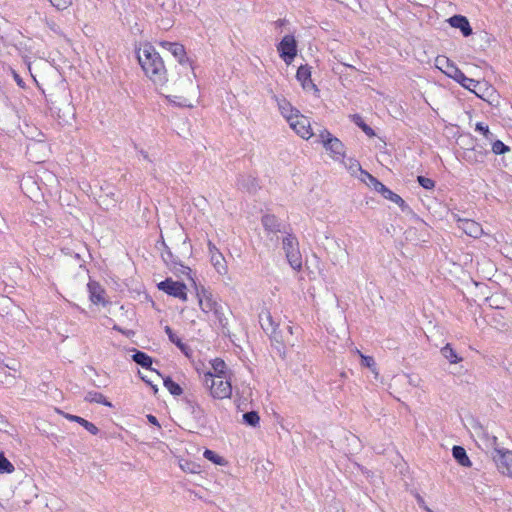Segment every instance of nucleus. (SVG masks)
<instances>
[{"mask_svg":"<svg viewBox=\"0 0 512 512\" xmlns=\"http://www.w3.org/2000/svg\"><path fill=\"white\" fill-rule=\"evenodd\" d=\"M269 336L270 339L279 346H283L284 342L287 341V339L283 335V332L281 330H278V328L270 332Z\"/></svg>","mask_w":512,"mask_h":512,"instance_id":"obj_38","label":"nucleus"},{"mask_svg":"<svg viewBox=\"0 0 512 512\" xmlns=\"http://www.w3.org/2000/svg\"><path fill=\"white\" fill-rule=\"evenodd\" d=\"M282 245L286 256L299 249V242L297 238L291 234H288L283 238Z\"/></svg>","mask_w":512,"mask_h":512,"instance_id":"obj_23","label":"nucleus"},{"mask_svg":"<svg viewBox=\"0 0 512 512\" xmlns=\"http://www.w3.org/2000/svg\"><path fill=\"white\" fill-rule=\"evenodd\" d=\"M212 368L214 371V375H221L222 377H227L226 375V363L220 359L216 358L212 361Z\"/></svg>","mask_w":512,"mask_h":512,"instance_id":"obj_32","label":"nucleus"},{"mask_svg":"<svg viewBox=\"0 0 512 512\" xmlns=\"http://www.w3.org/2000/svg\"><path fill=\"white\" fill-rule=\"evenodd\" d=\"M448 23L453 28H458L462 32L463 36L467 37L472 34V28L468 19L462 15H454L448 19Z\"/></svg>","mask_w":512,"mask_h":512,"instance_id":"obj_13","label":"nucleus"},{"mask_svg":"<svg viewBox=\"0 0 512 512\" xmlns=\"http://www.w3.org/2000/svg\"><path fill=\"white\" fill-rule=\"evenodd\" d=\"M262 224L268 232L276 233L280 231L281 224L274 215H264L262 217Z\"/></svg>","mask_w":512,"mask_h":512,"instance_id":"obj_21","label":"nucleus"},{"mask_svg":"<svg viewBox=\"0 0 512 512\" xmlns=\"http://www.w3.org/2000/svg\"><path fill=\"white\" fill-rule=\"evenodd\" d=\"M475 130L480 132L486 140L493 141L494 134L489 130V127L483 122H478L475 126Z\"/></svg>","mask_w":512,"mask_h":512,"instance_id":"obj_36","label":"nucleus"},{"mask_svg":"<svg viewBox=\"0 0 512 512\" xmlns=\"http://www.w3.org/2000/svg\"><path fill=\"white\" fill-rule=\"evenodd\" d=\"M441 354L444 358H446L451 364H455V363H458L462 360L461 357H459L457 355V353L455 352V350L451 347L450 344H446L442 349H441Z\"/></svg>","mask_w":512,"mask_h":512,"instance_id":"obj_27","label":"nucleus"},{"mask_svg":"<svg viewBox=\"0 0 512 512\" xmlns=\"http://www.w3.org/2000/svg\"><path fill=\"white\" fill-rule=\"evenodd\" d=\"M208 249H209V254L210 256L213 255L215 252H220L217 247L212 243V242H208Z\"/></svg>","mask_w":512,"mask_h":512,"instance_id":"obj_47","label":"nucleus"},{"mask_svg":"<svg viewBox=\"0 0 512 512\" xmlns=\"http://www.w3.org/2000/svg\"><path fill=\"white\" fill-rule=\"evenodd\" d=\"M280 57L289 65L297 55V43L292 35H285L277 46Z\"/></svg>","mask_w":512,"mask_h":512,"instance_id":"obj_4","label":"nucleus"},{"mask_svg":"<svg viewBox=\"0 0 512 512\" xmlns=\"http://www.w3.org/2000/svg\"><path fill=\"white\" fill-rule=\"evenodd\" d=\"M238 186L249 193H254L259 188V183L252 175H241L238 179Z\"/></svg>","mask_w":512,"mask_h":512,"instance_id":"obj_15","label":"nucleus"},{"mask_svg":"<svg viewBox=\"0 0 512 512\" xmlns=\"http://www.w3.org/2000/svg\"><path fill=\"white\" fill-rule=\"evenodd\" d=\"M319 136L324 148L330 152L334 160L339 161L345 158V146L338 138L327 130L321 131Z\"/></svg>","mask_w":512,"mask_h":512,"instance_id":"obj_3","label":"nucleus"},{"mask_svg":"<svg viewBox=\"0 0 512 512\" xmlns=\"http://www.w3.org/2000/svg\"><path fill=\"white\" fill-rule=\"evenodd\" d=\"M87 287H88V292H89V298L92 303L102 304V305L106 304L105 297H104L105 291L100 286L99 283H97L95 281H90L88 283Z\"/></svg>","mask_w":512,"mask_h":512,"instance_id":"obj_12","label":"nucleus"},{"mask_svg":"<svg viewBox=\"0 0 512 512\" xmlns=\"http://www.w3.org/2000/svg\"><path fill=\"white\" fill-rule=\"evenodd\" d=\"M490 441V455L497 469L504 475L512 476V451L499 448L495 436L491 437Z\"/></svg>","mask_w":512,"mask_h":512,"instance_id":"obj_2","label":"nucleus"},{"mask_svg":"<svg viewBox=\"0 0 512 512\" xmlns=\"http://www.w3.org/2000/svg\"><path fill=\"white\" fill-rule=\"evenodd\" d=\"M295 112L293 116H288L290 127L303 139H309L313 135L309 119L298 115V110Z\"/></svg>","mask_w":512,"mask_h":512,"instance_id":"obj_5","label":"nucleus"},{"mask_svg":"<svg viewBox=\"0 0 512 512\" xmlns=\"http://www.w3.org/2000/svg\"><path fill=\"white\" fill-rule=\"evenodd\" d=\"M150 386H151V388H152V390H153L154 394H156V393L158 392V387H157V385L151 384Z\"/></svg>","mask_w":512,"mask_h":512,"instance_id":"obj_55","label":"nucleus"},{"mask_svg":"<svg viewBox=\"0 0 512 512\" xmlns=\"http://www.w3.org/2000/svg\"><path fill=\"white\" fill-rule=\"evenodd\" d=\"M437 63L440 65L439 68L450 78L458 81L462 77L463 72L448 58L441 57L437 58Z\"/></svg>","mask_w":512,"mask_h":512,"instance_id":"obj_10","label":"nucleus"},{"mask_svg":"<svg viewBox=\"0 0 512 512\" xmlns=\"http://www.w3.org/2000/svg\"><path fill=\"white\" fill-rule=\"evenodd\" d=\"M296 78L301 82L304 89L313 88L317 90L316 85L311 80V68L308 65H301L298 68Z\"/></svg>","mask_w":512,"mask_h":512,"instance_id":"obj_14","label":"nucleus"},{"mask_svg":"<svg viewBox=\"0 0 512 512\" xmlns=\"http://www.w3.org/2000/svg\"><path fill=\"white\" fill-rule=\"evenodd\" d=\"M459 84H461L464 88L470 90L471 92H474L476 95L479 96L478 92L476 91V88H480L484 84L481 82L474 80L472 78H468L464 73L462 74V77L459 78L457 81ZM480 97H482L480 95Z\"/></svg>","mask_w":512,"mask_h":512,"instance_id":"obj_24","label":"nucleus"},{"mask_svg":"<svg viewBox=\"0 0 512 512\" xmlns=\"http://www.w3.org/2000/svg\"><path fill=\"white\" fill-rule=\"evenodd\" d=\"M182 352H184L186 355H188V346L186 344H184L181 340H180V344H175Z\"/></svg>","mask_w":512,"mask_h":512,"instance_id":"obj_49","label":"nucleus"},{"mask_svg":"<svg viewBox=\"0 0 512 512\" xmlns=\"http://www.w3.org/2000/svg\"><path fill=\"white\" fill-rule=\"evenodd\" d=\"M190 403V406L192 408V413H197V412H202L200 406L197 404V403H192V402H189Z\"/></svg>","mask_w":512,"mask_h":512,"instance_id":"obj_51","label":"nucleus"},{"mask_svg":"<svg viewBox=\"0 0 512 512\" xmlns=\"http://www.w3.org/2000/svg\"><path fill=\"white\" fill-rule=\"evenodd\" d=\"M147 419H148V421H149L151 424H153V425H156V426L160 427V424H159V422H158V420H157V418H156L155 416H153V415L149 414V415H147Z\"/></svg>","mask_w":512,"mask_h":512,"instance_id":"obj_50","label":"nucleus"},{"mask_svg":"<svg viewBox=\"0 0 512 512\" xmlns=\"http://www.w3.org/2000/svg\"><path fill=\"white\" fill-rule=\"evenodd\" d=\"M182 352H184L186 355H188V346L186 344H184L181 340H180V344H175Z\"/></svg>","mask_w":512,"mask_h":512,"instance_id":"obj_48","label":"nucleus"},{"mask_svg":"<svg viewBox=\"0 0 512 512\" xmlns=\"http://www.w3.org/2000/svg\"><path fill=\"white\" fill-rule=\"evenodd\" d=\"M140 153H141V155L143 156V158H144V159H146V160L150 161V159H149V156H148L147 152H145L144 150H141V151H140Z\"/></svg>","mask_w":512,"mask_h":512,"instance_id":"obj_52","label":"nucleus"},{"mask_svg":"<svg viewBox=\"0 0 512 512\" xmlns=\"http://www.w3.org/2000/svg\"><path fill=\"white\" fill-rule=\"evenodd\" d=\"M212 313L215 319L217 320L219 326L223 329L226 328V326L228 325V319L225 316L224 307L220 305Z\"/></svg>","mask_w":512,"mask_h":512,"instance_id":"obj_31","label":"nucleus"},{"mask_svg":"<svg viewBox=\"0 0 512 512\" xmlns=\"http://www.w3.org/2000/svg\"><path fill=\"white\" fill-rule=\"evenodd\" d=\"M162 245L164 246V251L162 252L161 256L164 262L166 264L175 263L173 254L169 247L164 243V241L162 242Z\"/></svg>","mask_w":512,"mask_h":512,"instance_id":"obj_41","label":"nucleus"},{"mask_svg":"<svg viewBox=\"0 0 512 512\" xmlns=\"http://www.w3.org/2000/svg\"><path fill=\"white\" fill-rule=\"evenodd\" d=\"M278 107L281 114L288 120V116H293V109L285 99L278 100Z\"/></svg>","mask_w":512,"mask_h":512,"instance_id":"obj_35","label":"nucleus"},{"mask_svg":"<svg viewBox=\"0 0 512 512\" xmlns=\"http://www.w3.org/2000/svg\"><path fill=\"white\" fill-rule=\"evenodd\" d=\"M181 268H182V269H185V270H189V271H190V269H189L188 267H185V266H183V265H181Z\"/></svg>","mask_w":512,"mask_h":512,"instance_id":"obj_59","label":"nucleus"},{"mask_svg":"<svg viewBox=\"0 0 512 512\" xmlns=\"http://www.w3.org/2000/svg\"><path fill=\"white\" fill-rule=\"evenodd\" d=\"M62 414L67 420L79 423V425L83 426L92 435L98 434L99 429L93 423L87 421L86 419L69 413Z\"/></svg>","mask_w":512,"mask_h":512,"instance_id":"obj_17","label":"nucleus"},{"mask_svg":"<svg viewBox=\"0 0 512 512\" xmlns=\"http://www.w3.org/2000/svg\"><path fill=\"white\" fill-rule=\"evenodd\" d=\"M366 176L370 181V186H372L373 189L380 193L385 199L391 200L392 202L398 204L402 209L406 206L405 201L398 194L391 191L377 178L369 173H366Z\"/></svg>","mask_w":512,"mask_h":512,"instance_id":"obj_7","label":"nucleus"},{"mask_svg":"<svg viewBox=\"0 0 512 512\" xmlns=\"http://www.w3.org/2000/svg\"><path fill=\"white\" fill-rule=\"evenodd\" d=\"M49 1L58 10L67 9L72 4V0H49Z\"/></svg>","mask_w":512,"mask_h":512,"instance_id":"obj_43","label":"nucleus"},{"mask_svg":"<svg viewBox=\"0 0 512 512\" xmlns=\"http://www.w3.org/2000/svg\"><path fill=\"white\" fill-rule=\"evenodd\" d=\"M165 332L169 338V340L174 343V344H180V338L173 332V330L171 329V327L169 326H166L165 327Z\"/></svg>","mask_w":512,"mask_h":512,"instance_id":"obj_44","label":"nucleus"},{"mask_svg":"<svg viewBox=\"0 0 512 512\" xmlns=\"http://www.w3.org/2000/svg\"><path fill=\"white\" fill-rule=\"evenodd\" d=\"M458 227L468 236L479 238L483 234L482 226L471 219H459Z\"/></svg>","mask_w":512,"mask_h":512,"instance_id":"obj_9","label":"nucleus"},{"mask_svg":"<svg viewBox=\"0 0 512 512\" xmlns=\"http://www.w3.org/2000/svg\"><path fill=\"white\" fill-rule=\"evenodd\" d=\"M141 379H142L145 383H147L148 385H151V384H152V382H151L149 379H147L145 376H141Z\"/></svg>","mask_w":512,"mask_h":512,"instance_id":"obj_54","label":"nucleus"},{"mask_svg":"<svg viewBox=\"0 0 512 512\" xmlns=\"http://www.w3.org/2000/svg\"><path fill=\"white\" fill-rule=\"evenodd\" d=\"M203 455L207 460L213 462L214 464L224 465L226 463L223 457L219 456L212 450L206 449Z\"/></svg>","mask_w":512,"mask_h":512,"instance_id":"obj_34","label":"nucleus"},{"mask_svg":"<svg viewBox=\"0 0 512 512\" xmlns=\"http://www.w3.org/2000/svg\"><path fill=\"white\" fill-rule=\"evenodd\" d=\"M84 400L87 401V402H90V403H98V404H102L104 406H107V407H112V404L111 402H109L105 396L99 392H95V391H89L85 397H84Z\"/></svg>","mask_w":512,"mask_h":512,"instance_id":"obj_25","label":"nucleus"},{"mask_svg":"<svg viewBox=\"0 0 512 512\" xmlns=\"http://www.w3.org/2000/svg\"><path fill=\"white\" fill-rule=\"evenodd\" d=\"M260 324L262 329L269 334L278 328V324L273 320L270 312L266 311L260 315Z\"/></svg>","mask_w":512,"mask_h":512,"instance_id":"obj_22","label":"nucleus"},{"mask_svg":"<svg viewBox=\"0 0 512 512\" xmlns=\"http://www.w3.org/2000/svg\"><path fill=\"white\" fill-rule=\"evenodd\" d=\"M114 193L113 192H109L108 194H106L107 197L111 196V197H114ZM112 204L114 205V203L116 202V199L112 198Z\"/></svg>","mask_w":512,"mask_h":512,"instance_id":"obj_53","label":"nucleus"},{"mask_svg":"<svg viewBox=\"0 0 512 512\" xmlns=\"http://www.w3.org/2000/svg\"><path fill=\"white\" fill-rule=\"evenodd\" d=\"M286 330L289 334H293V331H292V327L291 326H286Z\"/></svg>","mask_w":512,"mask_h":512,"instance_id":"obj_56","label":"nucleus"},{"mask_svg":"<svg viewBox=\"0 0 512 512\" xmlns=\"http://www.w3.org/2000/svg\"><path fill=\"white\" fill-rule=\"evenodd\" d=\"M15 78L17 79V82L20 84L21 83V79H18V75H15Z\"/></svg>","mask_w":512,"mask_h":512,"instance_id":"obj_58","label":"nucleus"},{"mask_svg":"<svg viewBox=\"0 0 512 512\" xmlns=\"http://www.w3.org/2000/svg\"><path fill=\"white\" fill-rule=\"evenodd\" d=\"M480 157H481V160H478L477 158H475V161H480V162H482V161H483V157H484V155L481 153V154H480Z\"/></svg>","mask_w":512,"mask_h":512,"instance_id":"obj_57","label":"nucleus"},{"mask_svg":"<svg viewBox=\"0 0 512 512\" xmlns=\"http://www.w3.org/2000/svg\"><path fill=\"white\" fill-rule=\"evenodd\" d=\"M417 504L420 508L425 510L426 512H431V509L426 505L423 497H421L419 494L416 495Z\"/></svg>","mask_w":512,"mask_h":512,"instance_id":"obj_46","label":"nucleus"},{"mask_svg":"<svg viewBox=\"0 0 512 512\" xmlns=\"http://www.w3.org/2000/svg\"><path fill=\"white\" fill-rule=\"evenodd\" d=\"M345 168L352 174V175H356L357 172H361L363 173L365 176H366V171L362 170L361 168V165L359 163L358 160L354 159V158H348L347 160H345V158L343 160H340Z\"/></svg>","mask_w":512,"mask_h":512,"instance_id":"obj_26","label":"nucleus"},{"mask_svg":"<svg viewBox=\"0 0 512 512\" xmlns=\"http://www.w3.org/2000/svg\"><path fill=\"white\" fill-rule=\"evenodd\" d=\"M131 358L135 363L142 366L143 368L149 369L151 371H156L155 369L152 368L153 359L145 352L135 350Z\"/></svg>","mask_w":512,"mask_h":512,"instance_id":"obj_18","label":"nucleus"},{"mask_svg":"<svg viewBox=\"0 0 512 512\" xmlns=\"http://www.w3.org/2000/svg\"><path fill=\"white\" fill-rule=\"evenodd\" d=\"M417 181L424 189H427V190H430V189L434 188V186H435V182L432 179L424 177V176H418Z\"/></svg>","mask_w":512,"mask_h":512,"instance_id":"obj_42","label":"nucleus"},{"mask_svg":"<svg viewBox=\"0 0 512 512\" xmlns=\"http://www.w3.org/2000/svg\"><path fill=\"white\" fill-rule=\"evenodd\" d=\"M199 305L204 313H210L213 312L221 304L218 303L215 299H213L211 294H204L203 298L199 299Z\"/></svg>","mask_w":512,"mask_h":512,"instance_id":"obj_19","label":"nucleus"},{"mask_svg":"<svg viewBox=\"0 0 512 512\" xmlns=\"http://www.w3.org/2000/svg\"><path fill=\"white\" fill-rule=\"evenodd\" d=\"M137 59L144 73L157 85H163L167 81V72L164 62L151 44H144L137 52Z\"/></svg>","mask_w":512,"mask_h":512,"instance_id":"obj_1","label":"nucleus"},{"mask_svg":"<svg viewBox=\"0 0 512 512\" xmlns=\"http://www.w3.org/2000/svg\"><path fill=\"white\" fill-rule=\"evenodd\" d=\"M452 455H453L454 459L461 466H464V467L471 466V461H470L469 457L467 456L466 450L463 447L455 445L452 448Z\"/></svg>","mask_w":512,"mask_h":512,"instance_id":"obj_20","label":"nucleus"},{"mask_svg":"<svg viewBox=\"0 0 512 512\" xmlns=\"http://www.w3.org/2000/svg\"><path fill=\"white\" fill-rule=\"evenodd\" d=\"M160 45L168 52H170L180 64H184L187 61V59H185V48L182 44L176 42L163 41L160 43Z\"/></svg>","mask_w":512,"mask_h":512,"instance_id":"obj_11","label":"nucleus"},{"mask_svg":"<svg viewBox=\"0 0 512 512\" xmlns=\"http://www.w3.org/2000/svg\"><path fill=\"white\" fill-rule=\"evenodd\" d=\"M243 421L249 426L256 427L259 424L260 417L256 411H249L243 414Z\"/></svg>","mask_w":512,"mask_h":512,"instance_id":"obj_33","label":"nucleus"},{"mask_svg":"<svg viewBox=\"0 0 512 512\" xmlns=\"http://www.w3.org/2000/svg\"><path fill=\"white\" fill-rule=\"evenodd\" d=\"M163 384L165 388L174 396H179L182 394L183 390L179 384L174 382L170 377H166L163 379Z\"/></svg>","mask_w":512,"mask_h":512,"instance_id":"obj_29","label":"nucleus"},{"mask_svg":"<svg viewBox=\"0 0 512 512\" xmlns=\"http://www.w3.org/2000/svg\"><path fill=\"white\" fill-rule=\"evenodd\" d=\"M210 261L218 274L226 275L228 273V265L221 252L211 255Z\"/></svg>","mask_w":512,"mask_h":512,"instance_id":"obj_16","label":"nucleus"},{"mask_svg":"<svg viewBox=\"0 0 512 512\" xmlns=\"http://www.w3.org/2000/svg\"><path fill=\"white\" fill-rule=\"evenodd\" d=\"M14 470L12 463L0 455V473H11Z\"/></svg>","mask_w":512,"mask_h":512,"instance_id":"obj_39","label":"nucleus"},{"mask_svg":"<svg viewBox=\"0 0 512 512\" xmlns=\"http://www.w3.org/2000/svg\"><path fill=\"white\" fill-rule=\"evenodd\" d=\"M215 377L216 375H214L212 372H207L203 376L202 383L209 390V392H211L213 388Z\"/></svg>","mask_w":512,"mask_h":512,"instance_id":"obj_40","label":"nucleus"},{"mask_svg":"<svg viewBox=\"0 0 512 512\" xmlns=\"http://www.w3.org/2000/svg\"><path fill=\"white\" fill-rule=\"evenodd\" d=\"M158 289L167 293L170 296L179 298L183 301L187 300L186 285L179 281H174L171 278H167L164 281L158 283Z\"/></svg>","mask_w":512,"mask_h":512,"instance_id":"obj_6","label":"nucleus"},{"mask_svg":"<svg viewBox=\"0 0 512 512\" xmlns=\"http://www.w3.org/2000/svg\"><path fill=\"white\" fill-rule=\"evenodd\" d=\"M431 512H433V511L431 510Z\"/></svg>","mask_w":512,"mask_h":512,"instance_id":"obj_60","label":"nucleus"},{"mask_svg":"<svg viewBox=\"0 0 512 512\" xmlns=\"http://www.w3.org/2000/svg\"><path fill=\"white\" fill-rule=\"evenodd\" d=\"M288 263L290 266L296 270L300 271L302 268V256L300 250L297 249L295 252H292L286 256Z\"/></svg>","mask_w":512,"mask_h":512,"instance_id":"obj_28","label":"nucleus"},{"mask_svg":"<svg viewBox=\"0 0 512 512\" xmlns=\"http://www.w3.org/2000/svg\"><path fill=\"white\" fill-rule=\"evenodd\" d=\"M210 395L214 399H228L232 395V385L227 377L216 375Z\"/></svg>","mask_w":512,"mask_h":512,"instance_id":"obj_8","label":"nucleus"},{"mask_svg":"<svg viewBox=\"0 0 512 512\" xmlns=\"http://www.w3.org/2000/svg\"><path fill=\"white\" fill-rule=\"evenodd\" d=\"M353 122L362 129V131L369 137H372L375 135L374 130L368 126L362 119V117L358 114L353 115L352 117Z\"/></svg>","mask_w":512,"mask_h":512,"instance_id":"obj_30","label":"nucleus"},{"mask_svg":"<svg viewBox=\"0 0 512 512\" xmlns=\"http://www.w3.org/2000/svg\"><path fill=\"white\" fill-rule=\"evenodd\" d=\"M509 151L510 148L500 140H495L492 143V152L496 155H502Z\"/></svg>","mask_w":512,"mask_h":512,"instance_id":"obj_37","label":"nucleus"},{"mask_svg":"<svg viewBox=\"0 0 512 512\" xmlns=\"http://www.w3.org/2000/svg\"><path fill=\"white\" fill-rule=\"evenodd\" d=\"M361 358H362V364L364 366L369 367V368H372L375 366V361H374L373 357L361 355Z\"/></svg>","mask_w":512,"mask_h":512,"instance_id":"obj_45","label":"nucleus"}]
</instances>
